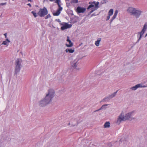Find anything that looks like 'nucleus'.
<instances>
[{
  "mask_svg": "<svg viewBox=\"0 0 147 147\" xmlns=\"http://www.w3.org/2000/svg\"><path fill=\"white\" fill-rule=\"evenodd\" d=\"M77 61H76V60H74L71 63V64L72 67H74L75 69H77L76 67L78 65Z\"/></svg>",
  "mask_w": 147,
  "mask_h": 147,
  "instance_id": "obj_10",
  "label": "nucleus"
},
{
  "mask_svg": "<svg viewBox=\"0 0 147 147\" xmlns=\"http://www.w3.org/2000/svg\"><path fill=\"white\" fill-rule=\"evenodd\" d=\"M78 2V0H71L70 3H77Z\"/></svg>",
  "mask_w": 147,
  "mask_h": 147,
  "instance_id": "obj_26",
  "label": "nucleus"
},
{
  "mask_svg": "<svg viewBox=\"0 0 147 147\" xmlns=\"http://www.w3.org/2000/svg\"><path fill=\"white\" fill-rule=\"evenodd\" d=\"M127 11L136 18H139L143 13L142 11L138 8H136L132 7H129L127 9Z\"/></svg>",
  "mask_w": 147,
  "mask_h": 147,
  "instance_id": "obj_2",
  "label": "nucleus"
},
{
  "mask_svg": "<svg viewBox=\"0 0 147 147\" xmlns=\"http://www.w3.org/2000/svg\"><path fill=\"white\" fill-rule=\"evenodd\" d=\"M70 125V123H69L68 124V125Z\"/></svg>",
  "mask_w": 147,
  "mask_h": 147,
  "instance_id": "obj_47",
  "label": "nucleus"
},
{
  "mask_svg": "<svg viewBox=\"0 0 147 147\" xmlns=\"http://www.w3.org/2000/svg\"><path fill=\"white\" fill-rule=\"evenodd\" d=\"M147 29V22L146 23L142 29V30L141 31V33L142 34L143 33H144L145 31Z\"/></svg>",
  "mask_w": 147,
  "mask_h": 147,
  "instance_id": "obj_14",
  "label": "nucleus"
},
{
  "mask_svg": "<svg viewBox=\"0 0 147 147\" xmlns=\"http://www.w3.org/2000/svg\"><path fill=\"white\" fill-rule=\"evenodd\" d=\"M58 5L59 8L57 10L61 12V11L62 10L63 8L62 7H61V5L60 4Z\"/></svg>",
  "mask_w": 147,
  "mask_h": 147,
  "instance_id": "obj_27",
  "label": "nucleus"
},
{
  "mask_svg": "<svg viewBox=\"0 0 147 147\" xmlns=\"http://www.w3.org/2000/svg\"><path fill=\"white\" fill-rule=\"evenodd\" d=\"M7 41H4L3 42L2 44L5 45L7 44Z\"/></svg>",
  "mask_w": 147,
  "mask_h": 147,
  "instance_id": "obj_32",
  "label": "nucleus"
},
{
  "mask_svg": "<svg viewBox=\"0 0 147 147\" xmlns=\"http://www.w3.org/2000/svg\"><path fill=\"white\" fill-rule=\"evenodd\" d=\"M49 1H54V0H49Z\"/></svg>",
  "mask_w": 147,
  "mask_h": 147,
  "instance_id": "obj_43",
  "label": "nucleus"
},
{
  "mask_svg": "<svg viewBox=\"0 0 147 147\" xmlns=\"http://www.w3.org/2000/svg\"><path fill=\"white\" fill-rule=\"evenodd\" d=\"M4 35L5 36V38H6L7 37V34L6 33L4 34Z\"/></svg>",
  "mask_w": 147,
  "mask_h": 147,
  "instance_id": "obj_39",
  "label": "nucleus"
},
{
  "mask_svg": "<svg viewBox=\"0 0 147 147\" xmlns=\"http://www.w3.org/2000/svg\"><path fill=\"white\" fill-rule=\"evenodd\" d=\"M61 25L62 26L61 27V29L63 30L70 28L72 26L71 24H69L65 22H63Z\"/></svg>",
  "mask_w": 147,
  "mask_h": 147,
  "instance_id": "obj_7",
  "label": "nucleus"
},
{
  "mask_svg": "<svg viewBox=\"0 0 147 147\" xmlns=\"http://www.w3.org/2000/svg\"><path fill=\"white\" fill-rule=\"evenodd\" d=\"M13 1H14V0H12Z\"/></svg>",
  "mask_w": 147,
  "mask_h": 147,
  "instance_id": "obj_48",
  "label": "nucleus"
},
{
  "mask_svg": "<svg viewBox=\"0 0 147 147\" xmlns=\"http://www.w3.org/2000/svg\"><path fill=\"white\" fill-rule=\"evenodd\" d=\"M146 45H147V43H146Z\"/></svg>",
  "mask_w": 147,
  "mask_h": 147,
  "instance_id": "obj_49",
  "label": "nucleus"
},
{
  "mask_svg": "<svg viewBox=\"0 0 147 147\" xmlns=\"http://www.w3.org/2000/svg\"><path fill=\"white\" fill-rule=\"evenodd\" d=\"M118 12V11L117 10L115 11L114 13V15L113 16L112 18L111 19V20L110 22V26L111 25V23H112V22H113V20L114 19H115V18H116L117 16V15Z\"/></svg>",
  "mask_w": 147,
  "mask_h": 147,
  "instance_id": "obj_11",
  "label": "nucleus"
},
{
  "mask_svg": "<svg viewBox=\"0 0 147 147\" xmlns=\"http://www.w3.org/2000/svg\"><path fill=\"white\" fill-rule=\"evenodd\" d=\"M66 41L67 42H68L69 43V44H66L65 45L66 46L68 47H72L73 45V42H72L71 40L70 39L69 37V36H67V38Z\"/></svg>",
  "mask_w": 147,
  "mask_h": 147,
  "instance_id": "obj_9",
  "label": "nucleus"
},
{
  "mask_svg": "<svg viewBox=\"0 0 147 147\" xmlns=\"http://www.w3.org/2000/svg\"><path fill=\"white\" fill-rule=\"evenodd\" d=\"M76 11L78 13H83V7L78 6L77 8Z\"/></svg>",
  "mask_w": 147,
  "mask_h": 147,
  "instance_id": "obj_15",
  "label": "nucleus"
},
{
  "mask_svg": "<svg viewBox=\"0 0 147 147\" xmlns=\"http://www.w3.org/2000/svg\"><path fill=\"white\" fill-rule=\"evenodd\" d=\"M99 3L98 2H96L94 1L93 2L91 3V4L89 5L87 9H90L91 11L88 13L89 14H90L94 11L97 10L98 8V5Z\"/></svg>",
  "mask_w": 147,
  "mask_h": 147,
  "instance_id": "obj_4",
  "label": "nucleus"
},
{
  "mask_svg": "<svg viewBox=\"0 0 147 147\" xmlns=\"http://www.w3.org/2000/svg\"><path fill=\"white\" fill-rule=\"evenodd\" d=\"M146 36H147V33L146 34V35L145 36V37H146Z\"/></svg>",
  "mask_w": 147,
  "mask_h": 147,
  "instance_id": "obj_46",
  "label": "nucleus"
},
{
  "mask_svg": "<svg viewBox=\"0 0 147 147\" xmlns=\"http://www.w3.org/2000/svg\"><path fill=\"white\" fill-rule=\"evenodd\" d=\"M124 120H125V116L123 113H121L118 117L117 123L119 124L121 121Z\"/></svg>",
  "mask_w": 147,
  "mask_h": 147,
  "instance_id": "obj_8",
  "label": "nucleus"
},
{
  "mask_svg": "<svg viewBox=\"0 0 147 147\" xmlns=\"http://www.w3.org/2000/svg\"><path fill=\"white\" fill-rule=\"evenodd\" d=\"M110 123L109 122H106L104 125V126L105 128L109 127H110Z\"/></svg>",
  "mask_w": 147,
  "mask_h": 147,
  "instance_id": "obj_20",
  "label": "nucleus"
},
{
  "mask_svg": "<svg viewBox=\"0 0 147 147\" xmlns=\"http://www.w3.org/2000/svg\"><path fill=\"white\" fill-rule=\"evenodd\" d=\"M113 9H111L108 12V15L110 16L112 15L113 13Z\"/></svg>",
  "mask_w": 147,
  "mask_h": 147,
  "instance_id": "obj_21",
  "label": "nucleus"
},
{
  "mask_svg": "<svg viewBox=\"0 0 147 147\" xmlns=\"http://www.w3.org/2000/svg\"><path fill=\"white\" fill-rule=\"evenodd\" d=\"M108 100V98H107V97H106L104 98L102 100V101L105 102L107 100Z\"/></svg>",
  "mask_w": 147,
  "mask_h": 147,
  "instance_id": "obj_29",
  "label": "nucleus"
},
{
  "mask_svg": "<svg viewBox=\"0 0 147 147\" xmlns=\"http://www.w3.org/2000/svg\"><path fill=\"white\" fill-rule=\"evenodd\" d=\"M137 86L138 88H140V87L145 88V87H146V86H145L144 85H143L142 84H137Z\"/></svg>",
  "mask_w": 147,
  "mask_h": 147,
  "instance_id": "obj_22",
  "label": "nucleus"
},
{
  "mask_svg": "<svg viewBox=\"0 0 147 147\" xmlns=\"http://www.w3.org/2000/svg\"><path fill=\"white\" fill-rule=\"evenodd\" d=\"M5 41H7V42H10V41L8 38H7L6 39Z\"/></svg>",
  "mask_w": 147,
  "mask_h": 147,
  "instance_id": "obj_36",
  "label": "nucleus"
},
{
  "mask_svg": "<svg viewBox=\"0 0 147 147\" xmlns=\"http://www.w3.org/2000/svg\"><path fill=\"white\" fill-rule=\"evenodd\" d=\"M7 4V3H0V5H6Z\"/></svg>",
  "mask_w": 147,
  "mask_h": 147,
  "instance_id": "obj_34",
  "label": "nucleus"
},
{
  "mask_svg": "<svg viewBox=\"0 0 147 147\" xmlns=\"http://www.w3.org/2000/svg\"><path fill=\"white\" fill-rule=\"evenodd\" d=\"M55 21L58 22L60 24H61V25L62 24L61 23V21L59 19H56L55 20Z\"/></svg>",
  "mask_w": 147,
  "mask_h": 147,
  "instance_id": "obj_30",
  "label": "nucleus"
},
{
  "mask_svg": "<svg viewBox=\"0 0 147 147\" xmlns=\"http://www.w3.org/2000/svg\"><path fill=\"white\" fill-rule=\"evenodd\" d=\"M110 16L109 15V16H108L107 17V19H106V20L107 21L108 20H109V19L110 18Z\"/></svg>",
  "mask_w": 147,
  "mask_h": 147,
  "instance_id": "obj_35",
  "label": "nucleus"
},
{
  "mask_svg": "<svg viewBox=\"0 0 147 147\" xmlns=\"http://www.w3.org/2000/svg\"><path fill=\"white\" fill-rule=\"evenodd\" d=\"M101 38H99L97 39L96 41H95V44L96 46L98 47L99 46V45L100 42L101 41Z\"/></svg>",
  "mask_w": 147,
  "mask_h": 147,
  "instance_id": "obj_17",
  "label": "nucleus"
},
{
  "mask_svg": "<svg viewBox=\"0 0 147 147\" xmlns=\"http://www.w3.org/2000/svg\"><path fill=\"white\" fill-rule=\"evenodd\" d=\"M22 61L21 59L19 58L16 61L15 67V68L14 75H17L20 72L22 67L21 63Z\"/></svg>",
  "mask_w": 147,
  "mask_h": 147,
  "instance_id": "obj_3",
  "label": "nucleus"
},
{
  "mask_svg": "<svg viewBox=\"0 0 147 147\" xmlns=\"http://www.w3.org/2000/svg\"><path fill=\"white\" fill-rule=\"evenodd\" d=\"M31 13L33 14V15L35 18H36L38 16L36 13L34 11H32L31 12Z\"/></svg>",
  "mask_w": 147,
  "mask_h": 147,
  "instance_id": "obj_25",
  "label": "nucleus"
},
{
  "mask_svg": "<svg viewBox=\"0 0 147 147\" xmlns=\"http://www.w3.org/2000/svg\"><path fill=\"white\" fill-rule=\"evenodd\" d=\"M54 90L53 89H50L48 90V93L45 97L38 102L40 106L44 107L49 104L52 101L54 97Z\"/></svg>",
  "mask_w": 147,
  "mask_h": 147,
  "instance_id": "obj_1",
  "label": "nucleus"
},
{
  "mask_svg": "<svg viewBox=\"0 0 147 147\" xmlns=\"http://www.w3.org/2000/svg\"><path fill=\"white\" fill-rule=\"evenodd\" d=\"M28 1L31 2V1H32V0H28Z\"/></svg>",
  "mask_w": 147,
  "mask_h": 147,
  "instance_id": "obj_42",
  "label": "nucleus"
},
{
  "mask_svg": "<svg viewBox=\"0 0 147 147\" xmlns=\"http://www.w3.org/2000/svg\"><path fill=\"white\" fill-rule=\"evenodd\" d=\"M100 110H101V109H100H100H98V110H96V111H94V112H97V111H100Z\"/></svg>",
  "mask_w": 147,
  "mask_h": 147,
  "instance_id": "obj_37",
  "label": "nucleus"
},
{
  "mask_svg": "<svg viewBox=\"0 0 147 147\" xmlns=\"http://www.w3.org/2000/svg\"><path fill=\"white\" fill-rule=\"evenodd\" d=\"M66 12L69 16L74 15L73 11L71 10L70 9H67Z\"/></svg>",
  "mask_w": 147,
  "mask_h": 147,
  "instance_id": "obj_16",
  "label": "nucleus"
},
{
  "mask_svg": "<svg viewBox=\"0 0 147 147\" xmlns=\"http://www.w3.org/2000/svg\"><path fill=\"white\" fill-rule=\"evenodd\" d=\"M123 138H121L120 140V142L122 141V140H123Z\"/></svg>",
  "mask_w": 147,
  "mask_h": 147,
  "instance_id": "obj_41",
  "label": "nucleus"
},
{
  "mask_svg": "<svg viewBox=\"0 0 147 147\" xmlns=\"http://www.w3.org/2000/svg\"><path fill=\"white\" fill-rule=\"evenodd\" d=\"M48 11L47 8L44 7L43 8H40L38 13V14L40 17H44L48 14Z\"/></svg>",
  "mask_w": 147,
  "mask_h": 147,
  "instance_id": "obj_5",
  "label": "nucleus"
},
{
  "mask_svg": "<svg viewBox=\"0 0 147 147\" xmlns=\"http://www.w3.org/2000/svg\"><path fill=\"white\" fill-rule=\"evenodd\" d=\"M138 88V87L137 86V85H135V86L131 87V89L132 90H136Z\"/></svg>",
  "mask_w": 147,
  "mask_h": 147,
  "instance_id": "obj_24",
  "label": "nucleus"
},
{
  "mask_svg": "<svg viewBox=\"0 0 147 147\" xmlns=\"http://www.w3.org/2000/svg\"><path fill=\"white\" fill-rule=\"evenodd\" d=\"M86 8H83V12H84L86 11Z\"/></svg>",
  "mask_w": 147,
  "mask_h": 147,
  "instance_id": "obj_40",
  "label": "nucleus"
},
{
  "mask_svg": "<svg viewBox=\"0 0 147 147\" xmlns=\"http://www.w3.org/2000/svg\"><path fill=\"white\" fill-rule=\"evenodd\" d=\"M27 5H28V6H29L30 7H31V4L29 3H28L27 4Z\"/></svg>",
  "mask_w": 147,
  "mask_h": 147,
  "instance_id": "obj_38",
  "label": "nucleus"
},
{
  "mask_svg": "<svg viewBox=\"0 0 147 147\" xmlns=\"http://www.w3.org/2000/svg\"><path fill=\"white\" fill-rule=\"evenodd\" d=\"M94 14H92V15H91V16H94Z\"/></svg>",
  "mask_w": 147,
  "mask_h": 147,
  "instance_id": "obj_45",
  "label": "nucleus"
},
{
  "mask_svg": "<svg viewBox=\"0 0 147 147\" xmlns=\"http://www.w3.org/2000/svg\"><path fill=\"white\" fill-rule=\"evenodd\" d=\"M134 113V111H133L126 113L125 116V120H128L129 121H131L132 119H134V118H132L131 117L132 116Z\"/></svg>",
  "mask_w": 147,
  "mask_h": 147,
  "instance_id": "obj_6",
  "label": "nucleus"
},
{
  "mask_svg": "<svg viewBox=\"0 0 147 147\" xmlns=\"http://www.w3.org/2000/svg\"><path fill=\"white\" fill-rule=\"evenodd\" d=\"M60 13L61 12L57 10L55 12L53 13V14L54 16H58L60 14Z\"/></svg>",
  "mask_w": 147,
  "mask_h": 147,
  "instance_id": "obj_19",
  "label": "nucleus"
},
{
  "mask_svg": "<svg viewBox=\"0 0 147 147\" xmlns=\"http://www.w3.org/2000/svg\"><path fill=\"white\" fill-rule=\"evenodd\" d=\"M76 21H74L73 22V23H76Z\"/></svg>",
  "mask_w": 147,
  "mask_h": 147,
  "instance_id": "obj_44",
  "label": "nucleus"
},
{
  "mask_svg": "<svg viewBox=\"0 0 147 147\" xmlns=\"http://www.w3.org/2000/svg\"><path fill=\"white\" fill-rule=\"evenodd\" d=\"M118 90H117L116 92L113 93L111 95L108 96L107 98H108V100H110V99L114 97L116 95Z\"/></svg>",
  "mask_w": 147,
  "mask_h": 147,
  "instance_id": "obj_13",
  "label": "nucleus"
},
{
  "mask_svg": "<svg viewBox=\"0 0 147 147\" xmlns=\"http://www.w3.org/2000/svg\"><path fill=\"white\" fill-rule=\"evenodd\" d=\"M61 1L60 0H56L55 3H57L58 5H59V2H60Z\"/></svg>",
  "mask_w": 147,
  "mask_h": 147,
  "instance_id": "obj_31",
  "label": "nucleus"
},
{
  "mask_svg": "<svg viewBox=\"0 0 147 147\" xmlns=\"http://www.w3.org/2000/svg\"><path fill=\"white\" fill-rule=\"evenodd\" d=\"M47 15L45 17V19H47L49 18H50L51 17V16L50 14H49L48 15L47 14Z\"/></svg>",
  "mask_w": 147,
  "mask_h": 147,
  "instance_id": "obj_28",
  "label": "nucleus"
},
{
  "mask_svg": "<svg viewBox=\"0 0 147 147\" xmlns=\"http://www.w3.org/2000/svg\"><path fill=\"white\" fill-rule=\"evenodd\" d=\"M108 105V104H105L102 106L100 108V109H106V106Z\"/></svg>",
  "mask_w": 147,
  "mask_h": 147,
  "instance_id": "obj_23",
  "label": "nucleus"
},
{
  "mask_svg": "<svg viewBox=\"0 0 147 147\" xmlns=\"http://www.w3.org/2000/svg\"><path fill=\"white\" fill-rule=\"evenodd\" d=\"M144 34V33H143L142 34L141 31L140 32H139L138 33L137 37L138 39L136 43L138 42H139V41L141 40L142 36H143Z\"/></svg>",
  "mask_w": 147,
  "mask_h": 147,
  "instance_id": "obj_12",
  "label": "nucleus"
},
{
  "mask_svg": "<svg viewBox=\"0 0 147 147\" xmlns=\"http://www.w3.org/2000/svg\"><path fill=\"white\" fill-rule=\"evenodd\" d=\"M70 3H66V6L68 8H69V6L70 5Z\"/></svg>",
  "mask_w": 147,
  "mask_h": 147,
  "instance_id": "obj_33",
  "label": "nucleus"
},
{
  "mask_svg": "<svg viewBox=\"0 0 147 147\" xmlns=\"http://www.w3.org/2000/svg\"><path fill=\"white\" fill-rule=\"evenodd\" d=\"M74 49H67L65 50V51L66 53H67L68 52L69 53H73L74 52Z\"/></svg>",
  "mask_w": 147,
  "mask_h": 147,
  "instance_id": "obj_18",
  "label": "nucleus"
}]
</instances>
